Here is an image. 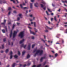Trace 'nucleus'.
Here are the masks:
<instances>
[{
    "label": "nucleus",
    "mask_w": 67,
    "mask_h": 67,
    "mask_svg": "<svg viewBox=\"0 0 67 67\" xmlns=\"http://www.w3.org/2000/svg\"><path fill=\"white\" fill-rule=\"evenodd\" d=\"M30 16L31 17H32V14L30 15Z\"/></svg>",
    "instance_id": "52"
},
{
    "label": "nucleus",
    "mask_w": 67,
    "mask_h": 67,
    "mask_svg": "<svg viewBox=\"0 0 67 67\" xmlns=\"http://www.w3.org/2000/svg\"><path fill=\"white\" fill-rule=\"evenodd\" d=\"M32 7H33L32 3H30V8L31 9H32Z\"/></svg>",
    "instance_id": "9"
},
{
    "label": "nucleus",
    "mask_w": 67,
    "mask_h": 67,
    "mask_svg": "<svg viewBox=\"0 0 67 67\" xmlns=\"http://www.w3.org/2000/svg\"><path fill=\"white\" fill-rule=\"evenodd\" d=\"M11 13L10 12H9V13H8V15H9Z\"/></svg>",
    "instance_id": "59"
},
{
    "label": "nucleus",
    "mask_w": 67,
    "mask_h": 67,
    "mask_svg": "<svg viewBox=\"0 0 67 67\" xmlns=\"http://www.w3.org/2000/svg\"><path fill=\"white\" fill-rule=\"evenodd\" d=\"M34 29L35 31L36 32H37V29H36V28H34Z\"/></svg>",
    "instance_id": "27"
},
{
    "label": "nucleus",
    "mask_w": 67,
    "mask_h": 67,
    "mask_svg": "<svg viewBox=\"0 0 67 67\" xmlns=\"http://www.w3.org/2000/svg\"><path fill=\"white\" fill-rule=\"evenodd\" d=\"M12 31H11V32L10 33V38H11L12 36Z\"/></svg>",
    "instance_id": "12"
},
{
    "label": "nucleus",
    "mask_w": 67,
    "mask_h": 67,
    "mask_svg": "<svg viewBox=\"0 0 67 67\" xmlns=\"http://www.w3.org/2000/svg\"><path fill=\"white\" fill-rule=\"evenodd\" d=\"M61 10V9L60 8L59 9V10H58V11L59 12H60Z\"/></svg>",
    "instance_id": "37"
},
{
    "label": "nucleus",
    "mask_w": 67,
    "mask_h": 67,
    "mask_svg": "<svg viewBox=\"0 0 67 67\" xmlns=\"http://www.w3.org/2000/svg\"><path fill=\"white\" fill-rule=\"evenodd\" d=\"M17 33V31H14V33H13V38H14L15 37V36H16Z\"/></svg>",
    "instance_id": "3"
},
{
    "label": "nucleus",
    "mask_w": 67,
    "mask_h": 67,
    "mask_svg": "<svg viewBox=\"0 0 67 67\" xmlns=\"http://www.w3.org/2000/svg\"><path fill=\"white\" fill-rule=\"evenodd\" d=\"M52 6H53V7H55V4H52Z\"/></svg>",
    "instance_id": "35"
},
{
    "label": "nucleus",
    "mask_w": 67,
    "mask_h": 67,
    "mask_svg": "<svg viewBox=\"0 0 67 67\" xmlns=\"http://www.w3.org/2000/svg\"><path fill=\"white\" fill-rule=\"evenodd\" d=\"M34 23V26L35 27H36V22H31V24H32Z\"/></svg>",
    "instance_id": "5"
},
{
    "label": "nucleus",
    "mask_w": 67,
    "mask_h": 67,
    "mask_svg": "<svg viewBox=\"0 0 67 67\" xmlns=\"http://www.w3.org/2000/svg\"><path fill=\"white\" fill-rule=\"evenodd\" d=\"M16 2H17V3H19V2L18 1V0H16Z\"/></svg>",
    "instance_id": "54"
},
{
    "label": "nucleus",
    "mask_w": 67,
    "mask_h": 67,
    "mask_svg": "<svg viewBox=\"0 0 67 67\" xmlns=\"http://www.w3.org/2000/svg\"><path fill=\"white\" fill-rule=\"evenodd\" d=\"M26 45H25L24 46V47H24V48H25V47H26Z\"/></svg>",
    "instance_id": "48"
},
{
    "label": "nucleus",
    "mask_w": 67,
    "mask_h": 67,
    "mask_svg": "<svg viewBox=\"0 0 67 67\" xmlns=\"http://www.w3.org/2000/svg\"><path fill=\"white\" fill-rule=\"evenodd\" d=\"M58 55L57 53H56L55 54V57H57Z\"/></svg>",
    "instance_id": "23"
},
{
    "label": "nucleus",
    "mask_w": 67,
    "mask_h": 67,
    "mask_svg": "<svg viewBox=\"0 0 67 67\" xmlns=\"http://www.w3.org/2000/svg\"><path fill=\"white\" fill-rule=\"evenodd\" d=\"M18 55H20V52L19 51H18Z\"/></svg>",
    "instance_id": "44"
},
{
    "label": "nucleus",
    "mask_w": 67,
    "mask_h": 67,
    "mask_svg": "<svg viewBox=\"0 0 67 67\" xmlns=\"http://www.w3.org/2000/svg\"><path fill=\"white\" fill-rule=\"evenodd\" d=\"M40 5H41V7L42 8H43L44 7L43 5L42 4H40Z\"/></svg>",
    "instance_id": "21"
},
{
    "label": "nucleus",
    "mask_w": 67,
    "mask_h": 67,
    "mask_svg": "<svg viewBox=\"0 0 67 67\" xmlns=\"http://www.w3.org/2000/svg\"><path fill=\"white\" fill-rule=\"evenodd\" d=\"M6 20H4V23H6Z\"/></svg>",
    "instance_id": "49"
},
{
    "label": "nucleus",
    "mask_w": 67,
    "mask_h": 67,
    "mask_svg": "<svg viewBox=\"0 0 67 67\" xmlns=\"http://www.w3.org/2000/svg\"><path fill=\"white\" fill-rule=\"evenodd\" d=\"M36 66L35 65H33V66H32V67H36Z\"/></svg>",
    "instance_id": "55"
},
{
    "label": "nucleus",
    "mask_w": 67,
    "mask_h": 67,
    "mask_svg": "<svg viewBox=\"0 0 67 67\" xmlns=\"http://www.w3.org/2000/svg\"><path fill=\"white\" fill-rule=\"evenodd\" d=\"M20 7H21V8L22 9L23 8V6L22 4H20Z\"/></svg>",
    "instance_id": "18"
},
{
    "label": "nucleus",
    "mask_w": 67,
    "mask_h": 67,
    "mask_svg": "<svg viewBox=\"0 0 67 67\" xmlns=\"http://www.w3.org/2000/svg\"><path fill=\"white\" fill-rule=\"evenodd\" d=\"M22 15V14H19V16L20 17V18H22V16H21Z\"/></svg>",
    "instance_id": "14"
},
{
    "label": "nucleus",
    "mask_w": 67,
    "mask_h": 67,
    "mask_svg": "<svg viewBox=\"0 0 67 67\" xmlns=\"http://www.w3.org/2000/svg\"><path fill=\"white\" fill-rule=\"evenodd\" d=\"M37 54H36V53L35 54H34V57H35L36 56Z\"/></svg>",
    "instance_id": "60"
},
{
    "label": "nucleus",
    "mask_w": 67,
    "mask_h": 67,
    "mask_svg": "<svg viewBox=\"0 0 67 67\" xmlns=\"http://www.w3.org/2000/svg\"><path fill=\"white\" fill-rule=\"evenodd\" d=\"M13 12H14V13H15V14L16 13V12L15 10Z\"/></svg>",
    "instance_id": "43"
},
{
    "label": "nucleus",
    "mask_w": 67,
    "mask_h": 67,
    "mask_svg": "<svg viewBox=\"0 0 67 67\" xmlns=\"http://www.w3.org/2000/svg\"><path fill=\"white\" fill-rule=\"evenodd\" d=\"M66 33H67V29L65 30Z\"/></svg>",
    "instance_id": "62"
},
{
    "label": "nucleus",
    "mask_w": 67,
    "mask_h": 67,
    "mask_svg": "<svg viewBox=\"0 0 67 67\" xmlns=\"http://www.w3.org/2000/svg\"><path fill=\"white\" fill-rule=\"evenodd\" d=\"M13 54V52L12 51H11L10 52V55H12Z\"/></svg>",
    "instance_id": "30"
},
{
    "label": "nucleus",
    "mask_w": 67,
    "mask_h": 67,
    "mask_svg": "<svg viewBox=\"0 0 67 67\" xmlns=\"http://www.w3.org/2000/svg\"><path fill=\"white\" fill-rule=\"evenodd\" d=\"M24 41V39H23L22 40H21V41H20V43L21 44Z\"/></svg>",
    "instance_id": "8"
},
{
    "label": "nucleus",
    "mask_w": 67,
    "mask_h": 67,
    "mask_svg": "<svg viewBox=\"0 0 67 67\" xmlns=\"http://www.w3.org/2000/svg\"><path fill=\"white\" fill-rule=\"evenodd\" d=\"M41 65H42L41 64H39V65H38L37 66V67H40Z\"/></svg>",
    "instance_id": "24"
},
{
    "label": "nucleus",
    "mask_w": 67,
    "mask_h": 67,
    "mask_svg": "<svg viewBox=\"0 0 67 67\" xmlns=\"http://www.w3.org/2000/svg\"><path fill=\"white\" fill-rule=\"evenodd\" d=\"M2 31L3 33H5V30H4V29H3V30H2Z\"/></svg>",
    "instance_id": "32"
},
{
    "label": "nucleus",
    "mask_w": 67,
    "mask_h": 67,
    "mask_svg": "<svg viewBox=\"0 0 67 67\" xmlns=\"http://www.w3.org/2000/svg\"><path fill=\"white\" fill-rule=\"evenodd\" d=\"M25 3H23V5H25Z\"/></svg>",
    "instance_id": "56"
},
{
    "label": "nucleus",
    "mask_w": 67,
    "mask_h": 67,
    "mask_svg": "<svg viewBox=\"0 0 67 67\" xmlns=\"http://www.w3.org/2000/svg\"><path fill=\"white\" fill-rule=\"evenodd\" d=\"M54 20L55 21H57V17L56 16H55L54 17Z\"/></svg>",
    "instance_id": "13"
},
{
    "label": "nucleus",
    "mask_w": 67,
    "mask_h": 67,
    "mask_svg": "<svg viewBox=\"0 0 67 67\" xmlns=\"http://www.w3.org/2000/svg\"><path fill=\"white\" fill-rule=\"evenodd\" d=\"M24 46V44H23L21 45V47H23Z\"/></svg>",
    "instance_id": "42"
},
{
    "label": "nucleus",
    "mask_w": 67,
    "mask_h": 67,
    "mask_svg": "<svg viewBox=\"0 0 67 67\" xmlns=\"http://www.w3.org/2000/svg\"><path fill=\"white\" fill-rule=\"evenodd\" d=\"M4 48V45L3 44L2 45V49H3Z\"/></svg>",
    "instance_id": "36"
},
{
    "label": "nucleus",
    "mask_w": 67,
    "mask_h": 67,
    "mask_svg": "<svg viewBox=\"0 0 67 67\" xmlns=\"http://www.w3.org/2000/svg\"><path fill=\"white\" fill-rule=\"evenodd\" d=\"M46 26V28L47 29H50L51 30L52 29V28H50L49 27H48V26Z\"/></svg>",
    "instance_id": "19"
},
{
    "label": "nucleus",
    "mask_w": 67,
    "mask_h": 67,
    "mask_svg": "<svg viewBox=\"0 0 67 67\" xmlns=\"http://www.w3.org/2000/svg\"><path fill=\"white\" fill-rule=\"evenodd\" d=\"M8 44L9 45H10V43L9 42H8Z\"/></svg>",
    "instance_id": "64"
},
{
    "label": "nucleus",
    "mask_w": 67,
    "mask_h": 67,
    "mask_svg": "<svg viewBox=\"0 0 67 67\" xmlns=\"http://www.w3.org/2000/svg\"><path fill=\"white\" fill-rule=\"evenodd\" d=\"M35 46V44H33L32 46V48H34Z\"/></svg>",
    "instance_id": "31"
},
{
    "label": "nucleus",
    "mask_w": 67,
    "mask_h": 67,
    "mask_svg": "<svg viewBox=\"0 0 67 67\" xmlns=\"http://www.w3.org/2000/svg\"><path fill=\"white\" fill-rule=\"evenodd\" d=\"M46 58V57H41V59L40 60L41 62H42L43 59L45 58Z\"/></svg>",
    "instance_id": "4"
},
{
    "label": "nucleus",
    "mask_w": 67,
    "mask_h": 67,
    "mask_svg": "<svg viewBox=\"0 0 67 67\" xmlns=\"http://www.w3.org/2000/svg\"><path fill=\"white\" fill-rule=\"evenodd\" d=\"M12 57H13V56L12 55H11L10 57V59H12Z\"/></svg>",
    "instance_id": "47"
},
{
    "label": "nucleus",
    "mask_w": 67,
    "mask_h": 67,
    "mask_svg": "<svg viewBox=\"0 0 67 67\" xmlns=\"http://www.w3.org/2000/svg\"><path fill=\"white\" fill-rule=\"evenodd\" d=\"M8 51H9L8 49H7L5 51V52L7 53L8 52Z\"/></svg>",
    "instance_id": "28"
},
{
    "label": "nucleus",
    "mask_w": 67,
    "mask_h": 67,
    "mask_svg": "<svg viewBox=\"0 0 67 67\" xmlns=\"http://www.w3.org/2000/svg\"><path fill=\"white\" fill-rule=\"evenodd\" d=\"M38 5V3H35L34 4V5L35 6L37 7H38V6L37 5Z\"/></svg>",
    "instance_id": "10"
},
{
    "label": "nucleus",
    "mask_w": 67,
    "mask_h": 67,
    "mask_svg": "<svg viewBox=\"0 0 67 67\" xmlns=\"http://www.w3.org/2000/svg\"><path fill=\"white\" fill-rule=\"evenodd\" d=\"M62 2L64 3H67V1L66 0H65V1H62Z\"/></svg>",
    "instance_id": "11"
},
{
    "label": "nucleus",
    "mask_w": 67,
    "mask_h": 67,
    "mask_svg": "<svg viewBox=\"0 0 67 67\" xmlns=\"http://www.w3.org/2000/svg\"><path fill=\"white\" fill-rule=\"evenodd\" d=\"M15 26V25H13V27H12V29H13L14 28V27Z\"/></svg>",
    "instance_id": "26"
},
{
    "label": "nucleus",
    "mask_w": 67,
    "mask_h": 67,
    "mask_svg": "<svg viewBox=\"0 0 67 67\" xmlns=\"http://www.w3.org/2000/svg\"><path fill=\"white\" fill-rule=\"evenodd\" d=\"M20 20V18L19 17H18L17 18V21H18Z\"/></svg>",
    "instance_id": "46"
},
{
    "label": "nucleus",
    "mask_w": 67,
    "mask_h": 67,
    "mask_svg": "<svg viewBox=\"0 0 67 67\" xmlns=\"http://www.w3.org/2000/svg\"><path fill=\"white\" fill-rule=\"evenodd\" d=\"M6 38L4 39H3V41L4 42H5V41H6Z\"/></svg>",
    "instance_id": "51"
},
{
    "label": "nucleus",
    "mask_w": 67,
    "mask_h": 67,
    "mask_svg": "<svg viewBox=\"0 0 67 67\" xmlns=\"http://www.w3.org/2000/svg\"><path fill=\"white\" fill-rule=\"evenodd\" d=\"M43 9L44 10H46V7H43Z\"/></svg>",
    "instance_id": "40"
},
{
    "label": "nucleus",
    "mask_w": 67,
    "mask_h": 67,
    "mask_svg": "<svg viewBox=\"0 0 67 67\" xmlns=\"http://www.w3.org/2000/svg\"><path fill=\"white\" fill-rule=\"evenodd\" d=\"M30 57V56L29 54H28L27 55V58H29Z\"/></svg>",
    "instance_id": "17"
},
{
    "label": "nucleus",
    "mask_w": 67,
    "mask_h": 67,
    "mask_svg": "<svg viewBox=\"0 0 67 67\" xmlns=\"http://www.w3.org/2000/svg\"><path fill=\"white\" fill-rule=\"evenodd\" d=\"M30 33L31 34H33L34 35H35V32H32V31H31V30H30Z\"/></svg>",
    "instance_id": "7"
},
{
    "label": "nucleus",
    "mask_w": 67,
    "mask_h": 67,
    "mask_svg": "<svg viewBox=\"0 0 67 67\" xmlns=\"http://www.w3.org/2000/svg\"><path fill=\"white\" fill-rule=\"evenodd\" d=\"M46 13L48 15H49V14L47 11H46Z\"/></svg>",
    "instance_id": "29"
},
{
    "label": "nucleus",
    "mask_w": 67,
    "mask_h": 67,
    "mask_svg": "<svg viewBox=\"0 0 67 67\" xmlns=\"http://www.w3.org/2000/svg\"><path fill=\"white\" fill-rule=\"evenodd\" d=\"M27 1H25V3L26 4V3H27Z\"/></svg>",
    "instance_id": "38"
},
{
    "label": "nucleus",
    "mask_w": 67,
    "mask_h": 67,
    "mask_svg": "<svg viewBox=\"0 0 67 67\" xmlns=\"http://www.w3.org/2000/svg\"><path fill=\"white\" fill-rule=\"evenodd\" d=\"M34 0H31V1L32 2H34Z\"/></svg>",
    "instance_id": "53"
},
{
    "label": "nucleus",
    "mask_w": 67,
    "mask_h": 67,
    "mask_svg": "<svg viewBox=\"0 0 67 67\" xmlns=\"http://www.w3.org/2000/svg\"><path fill=\"white\" fill-rule=\"evenodd\" d=\"M4 52L3 51H1V52L2 53H3Z\"/></svg>",
    "instance_id": "61"
},
{
    "label": "nucleus",
    "mask_w": 67,
    "mask_h": 67,
    "mask_svg": "<svg viewBox=\"0 0 67 67\" xmlns=\"http://www.w3.org/2000/svg\"><path fill=\"white\" fill-rule=\"evenodd\" d=\"M18 57V56L17 55H16L14 56V57H15V58H17Z\"/></svg>",
    "instance_id": "25"
},
{
    "label": "nucleus",
    "mask_w": 67,
    "mask_h": 67,
    "mask_svg": "<svg viewBox=\"0 0 67 67\" xmlns=\"http://www.w3.org/2000/svg\"><path fill=\"white\" fill-rule=\"evenodd\" d=\"M59 53H62V51H59Z\"/></svg>",
    "instance_id": "45"
},
{
    "label": "nucleus",
    "mask_w": 67,
    "mask_h": 67,
    "mask_svg": "<svg viewBox=\"0 0 67 67\" xmlns=\"http://www.w3.org/2000/svg\"><path fill=\"white\" fill-rule=\"evenodd\" d=\"M46 63V62L45 61L43 63V66H44Z\"/></svg>",
    "instance_id": "20"
},
{
    "label": "nucleus",
    "mask_w": 67,
    "mask_h": 67,
    "mask_svg": "<svg viewBox=\"0 0 67 67\" xmlns=\"http://www.w3.org/2000/svg\"><path fill=\"white\" fill-rule=\"evenodd\" d=\"M11 8L10 7H9L8 9V10H11Z\"/></svg>",
    "instance_id": "33"
},
{
    "label": "nucleus",
    "mask_w": 67,
    "mask_h": 67,
    "mask_svg": "<svg viewBox=\"0 0 67 67\" xmlns=\"http://www.w3.org/2000/svg\"><path fill=\"white\" fill-rule=\"evenodd\" d=\"M30 44H29L28 47V50H30Z\"/></svg>",
    "instance_id": "6"
},
{
    "label": "nucleus",
    "mask_w": 67,
    "mask_h": 67,
    "mask_svg": "<svg viewBox=\"0 0 67 67\" xmlns=\"http://www.w3.org/2000/svg\"><path fill=\"white\" fill-rule=\"evenodd\" d=\"M48 10V11H49L50 12H52V11H51V10L49 8L47 9Z\"/></svg>",
    "instance_id": "22"
},
{
    "label": "nucleus",
    "mask_w": 67,
    "mask_h": 67,
    "mask_svg": "<svg viewBox=\"0 0 67 67\" xmlns=\"http://www.w3.org/2000/svg\"><path fill=\"white\" fill-rule=\"evenodd\" d=\"M15 65V63H13V64L12 65V67H14Z\"/></svg>",
    "instance_id": "16"
},
{
    "label": "nucleus",
    "mask_w": 67,
    "mask_h": 67,
    "mask_svg": "<svg viewBox=\"0 0 67 67\" xmlns=\"http://www.w3.org/2000/svg\"><path fill=\"white\" fill-rule=\"evenodd\" d=\"M13 42H12V46L13 45Z\"/></svg>",
    "instance_id": "63"
},
{
    "label": "nucleus",
    "mask_w": 67,
    "mask_h": 67,
    "mask_svg": "<svg viewBox=\"0 0 67 67\" xmlns=\"http://www.w3.org/2000/svg\"><path fill=\"white\" fill-rule=\"evenodd\" d=\"M25 53V51H24L22 53V55H24Z\"/></svg>",
    "instance_id": "15"
},
{
    "label": "nucleus",
    "mask_w": 67,
    "mask_h": 67,
    "mask_svg": "<svg viewBox=\"0 0 67 67\" xmlns=\"http://www.w3.org/2000/svg\"><path fill=\"white\" fill-rule=\"evenodd\" d=\"M45 32H48V30H46L45 31Z\"/></svg>",
    "instance_id": "58"
},
{
    "label": "nucleus",
    "mask_w": 67,
    "mask_h": 67,
    "mask_svg": "<svg viewBox=\"0 0 67 67\" xmlns=\"http://www.w3.org/2000/svg\"><path fill=\"white\" fill-rule=\"evenodd\" d=\"M30 64H31L30 63H28L27 65L29 66V65Z\"/></svg>",
    "instance_id": "57"
},
{
    "label": "nucleus",
    "mask_w": 67,
    "mask_h": 67,
    "mask_svg": "<svg viewBox=\"0 0 67 67\" xmlns=\"http://www.w3.org/2000/svg\"><path fill=\"white\" fill-rule=\"evenodd\" d=\"M28 8H27V7H24V8H23V9H28Z\"/></svg>",
    "instance_id": "34"
},
{
    "label": "nucleus",
    "mask_w": 67,
    "mask_h": 67,
    "mask_svg": "<svg viewBox=\"0 0 67 67\" xmlns=\"http://www.w3.org/2000/svg\"><path fill=\"white\" fill-rule=\"evenodd\" d=\"M53 18H51V20L52 22L53 21Z\"/></svg>",
    "instance_id": "41"
},
{
    "label": "nucleus",
    "mask_w": 67,
    "mask_h": 67,
    "mask_svg": "<svg viewBox=\"0 0 67 67\" xmlns=\"http://www.w3.org/2000/svg\"><path fill=\"white\" fill-rule=\"evenodd\" d=\"M41 40L42 41H43L44 42V43L45 42V41L43 39H42Z\"/></svg>",
    "instance_id": "50"
},
{
    "label": "nucleus",
    "mask_w": 67,
    "mask_h": 67,
    "mask_svg": "<svg viewBox=\"0 0 67 67\" xmlns=\"http://www.w3.org/2000/svg\"><path fill=\"white\" fill-rule=\"evenodd\" d=\"M36 52V54H38V53L40 54V55H41L43 54V51L42 50L40 51V50H37V49H35L33 52V53H35V52Z\"/></svg>",
    "instance_id": "1"
},
{
    "label": "nucleus",
    "mask_w": 67,
    "mask_h": 67,
    "mask_svg": "<svg viewBox=\"0 0 67 67\" xmlns=\"http://www.w3.org/2000/svg\"><path fill=\"white\" fill-rule=\"evenodd\" d=\"M5 23H1V24L3 25H5Z\"/></svg>",
    "instance_id": "39"
},
{
    "label": "nucleus",
    "mask_w": 67,
    "mask_h": 67,
    "mask_svg": "<svg viewBox=\"0 0 67 67\" xmlns=\"http://www.w3.org/2000/svg\"><path fill=\"white\" fill-rule=\"evenodd\" d=\"M24 31H22V32H21L19 34V36L20 37H21V38H22L24 36Z\"/></svg>",
    "instance_id": "2"
}]
</instances>
